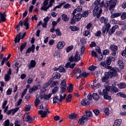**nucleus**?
Returning a JSON list of instances; mask_svg holds the SVG:
<instances>
[{
    "label": "nucleus",
    "instance_id": "21",
    "mask_svg": "<svg viewBox=\"0 0 126 126\" xmlns=\"http://www.w3.org/2000/svg\"><path fill=\"white\" fill-rule=\"evenodd\" d=\"M36 66V62L34 60H32L31 61L30 64H28L29 69H31L32 67H35Z\"/></svg>",
    "mask_w": 126,
    "mask_h": 126
},
{
    "label": "nucleus",
    "instance_id": "44",
    "mask_svg": "<svg viewBox=\"0 0 126 126\" xmlns=\"http://www.w3.org/2000/svg\"><path fill=\"white\" fill-rule=\"evenodd\" d=\"M70 29H71V30H72V31H78L79 28H78V27H76V26H71L70 27Z\"/></svg>",
    "mask_w": 126,
    "mask_h": 126
},
{
    "label": "nucleus",
    "instance_id": "32",
    "mask_svg": "<svg viewBox=\"0 0 126 126\" xmlns=\"http://www.w3.org/2000/svg\"><path fill=\"white\" fill-rule=\"evenodd\" d=\"M76 118H77V114L74 113H72L69 116V119H70V120H75Z\"/></svg>",
    "mask_w": 126,
    "mask_h": 126
},
{
    "label": "nucleus",
    "instance_id": "57",
    "mask_svg": "<svg viewBox=\"0 0 126 126\" xmlns=\"http://www.w3.org/2000/svg\"><path fill=\"white\" fill-rule=\"evenodd\" d=\"M104 113L106 116H109V115H110L109 108L107 107L104 109Z\"/></svg>",
    "mask_w": 126,
    "mask_h": 126
},
{
    "label": "nucleus",
    "instance_id": "46",
    "mask_svg": "<svg viewBox=\"0 0 126 126\" xmlns=\"http://www.w3.org/2000/svg\"><path fill=\"white\" fill-rule=\"evenodd\" d=\"M73 89V87H72V84H70L69 86L67 87V90L68 93H70V92H72V89Z\"/></svg>",
    "mask_w": 126,
    "mask_h": 126
},
{
    "label": "nucleus",
    "instance_id": "55",
    "mask_svg": "<svg viewBox=\"0 0 126 126\" xmlns=\"http://www.w3.org/2000/svg\"><path fill=\"white\" fill-rule=\"evenodd\" d=\"M81 75L83 76V77H87L89 75V73H87L86 72H83L82 73H81Z\"/></svg>",
    "mask_w": 126,
    "mask_h": 126
},
{
    "label": "nucleus",
    "instance_id": "7",
    "mask_svg": "<svg viewBox=\"0 0 126 126\" xmlns=\"http://www.w3.org/2000/svg\"><path fill=\"white\" fill-rule=\"evenodd\" d=\"M25 36H26V32H24L22 36L21 32H20L17 35L15 38L14 42L15 44H16V43H19L20 42V39H23V38H24Z\"/></svg>",
    "mask_w": 126,
    "mask_h": 126
},
{
    "label": "nucleus",
    "instance_id": "62",
    "mask_svg": "<svg viewBox=\"0 0 126 126\" xmlns=\"http://www.w3.org/2000/svg\"><path fill=\"white\" fill-rule=\"evenodd\" d=\"M18 110H19V108L17 107L15 109H12V115H14L15 114V113H16V112H17L18 111Z\"/></svg>",
    "mask_w": 126,
    "mask_h": 126
},
{
    "label": "nucleus",
    "instance_id": "5",
    "mask_svg": "<svg viewBox=\"0 0 126 126\" xmlns=\"http://www.w3.org/2000/svg\"><path fill=\"white\" fill-rule=\"evenodd\" d=\"M107 4L108 6H109L110 13H112L113 11H114L115 9V7H116V2H115V1L113 0H110L107 1Z\"/></svg>",
    "mask_w": 126,
    "mask_h": 126
},
{
    "label": "nucleus",
    "instance_id": "63",
    "mask_svg": "<svg viewBox=\"0 0 126 126\" xmlns=\"http://www.w3.org/2000/svg\"><path fill=\"white\" fill-rule=\"evenodd\" d=\"M109 54H110V51L108 49L104 50L103 52V54L105 56L109 55Z\"/></svg>",
    "mask_w": 126,
    "mask_h": 126
},
{
    "label": "nucleus",
    "instance_id": "54",
    "mask_svg": "<svg viewBox=\"0 0 126 126\" xmlns=\"http://www.w3.org/2000/svg\"><path fill=\"white\" fill-rule=\"evenodd\" d=\"M59 71L61 72H65V69L62 66L59 67Z\"/></svg>",
    "mask_w": 126,
    "mask_h": 126
},
{
    "label": "nucleus",
    "instance_id": "41",
    "mask_svg": "<svg viewBox=\"0 0 126 126\" xmlns=\"http://www.w3.org/2000/svg\"><path fill=\"white\" fill-rule=\"evenodd\" d=\"M52 83V80H49L43 86L44 88H47V87H49L50 85H51V84Z\"/></svg>",
    "mask_w": 126,
    "mask_h": 126
},
{
    "label": "nucleus",
    "instance_id": "4",
    "mask_svg": "<svg viewBox=\"0 0 126 126\" xmlns=\"http://www.w3.org/2000/svg\"><path fill=\"white\" fill-rule=\"evenodd\" d=\"M106 69H109L110 71L107 72L110 74V77H114V76H116L117 75V72L119 71V69L117 67H112L111 66H107L105 67Z\"/></svg>",
    "mask_w": 126,
    "mask_h": 126
},
{
    "label": "nucleus",
    "instance_id": "51",
    "mask_svg": "<svg viewBox=\"0 0 126 126\" xmlns=\"http://www.w3.org/2000/svg\"><path fill=\"white\" fill-rule=\"evenodd\" d=\"M100 65L102 67H106L107 66V62L103 61L100 63Z\"/></svg>",
    "mask_w": 126,
    "mask_h": 126
},
{
    "label": "nucleus",
    "instance_id": "15",
    "mask_svg": "<svg viewBox=\"0 0 126 126\" xmlns=\"http://www.w3.org/2000/svg\"><path fill=\"white\" fill-rule=\"evenodd\" d=\"M111 77L110 74L108 72H105L104 74V76L102 78V82H107L108 81V79Z\"/></svg>",
    "mask_w": 126,
    "mask_h": 126
},
{
    "label": "nucleus",
    "instance_id": "53",
    "mask_svg": "<svg viewBox=\"0 0 126 126\" xmlns=\"http://www.w3.org/2000/svg\"><path fill=\"white\" fill-rule=\"evenodd\" d=\"M67 97L66 102L68 103L69 102H71V97H72V95L71 94H69Z\"/></svg>",
    "mask_w": 126,
    "mask_h": 126
},
{
    "label": "nucleus",
    "instance_id": "12",
    "mask_svg": "<svg viewBox=\"0 0 126 126\" xmlns=\"http://www.w3.org/2000/svg\"><path fill=\"white\" fill-rule=\"evenodd\" d=\"M11 68H9L8 71L7 72V74H5L4 79L5 81H9L10 79V75H11Z\"/></svg>",
    "mask_w": 126,
    "mask_h": 126
},
{
    "label": "nucleus",
    "instance_id": "25",
    "mask_svg": "<svg viewBox=\"0 0 126 126\" xmlns=\"http://www.w3.org/2000/svg\"><path fill=\"white\" fill-rule=\"evenodd\" d=\"M52 77H54L55 79H60V78L61 77V76L59 73L54 72L52 75Z\"/></svg>",
    "mask_w": 126,
    "mask_h": 126
},
{
    "label": "nucleus",
    "instance_id": "59",
    "mask_svg": "<svg viewBox=\"0 0 126 126\" xmlns=\"http://www.w3.org/2000/svg\"><path fill=\"white\" fill-rule=\"evenodd\" d=\"M96 68H97V67L94 65H92L89 67V70H91V71L95 70Z\"/></svg>",
    "mask_w": 126,
    "mask_h": 126
},
{
    "label": "nucleus",
    "instance_id": "11",
    "mask_svg": "<svg viewBox=\"0 0 126 126\" xmlns=\"http://www.w3.org/2000/svg\"><path fill=\"white\" fill-rule=\"evenodd\" d=\"M88 120H89V118H88L87 116L86 115H83L82 116V118L80 119L78 123L79 125L83 126V125H84V122H86V121H88Z\"/></svg>",
    "mask_w": 126,
    "mask_h": 126
},
{
    "label": "nucleus",
    "instance_id": "17",
    "mask_svg": "<svg viewBox=\"0 0 126 126\" xmlns=\"http://www.w3.org/2000/svg\"><path fill=\"white\" fill-rule=\"evenodd\" d=\"M119 28V26L117 25H115L111 29H110V31L109 32V35H113L115 32H116V29Z\"/></svg>",
    "mask_w": 126,
    "mask_h": 126
},
{
    "label": "nucleus",
    "instance_id": "40",
    "mask_svg": "<svg viewBox=\"0 0 126 126\" xmlns=\"http://www.w3.org/2000/svg\"><path fill=\"white\" fill-rule=\"evenodd\" d=\"M86 116L90 118V117H93V114L91 111L87 110L86 111Z\"/></svg>",
    "mask_w": 126,
    "mask_h": 126
},
{
    "label": "nucleus",
    "instance_id": "45",
    "mask_svg": "<svg viewBox=\"0 0 126 126\" xmlns=\"http://www.w3.org/2000/svg\"><path fill=\"white\" fill-rule=\"evenodd\" d=\"M58 91H59V87L56 86L54 87V88L52 91V94H55V93H57V92H58Z\"/></svg>",
    "mask_w": 126,
    "mask_h": 126
},
{
    "label": "nucleus",
    "instance_id": "42",
    "mask_svg": "<svg viewBox=\"0 0 126 126\" xmlns=\"http://www.w3.org/2000/svg\"><path fill=\"white\" fill-rule=\"evenodd\" d=\"M126 85L125 83H120L119 85V88L120 89H124V88H126Z\"/></svg>",
    "mask_w": 126,
    "mask_h": 126
},
{
    "label": "nucleus",
    "instance_id": "38",
    "mask_svg": "<svg viewBox=\"0 0 126 126\" xmlns=\"http://www.w3.org/2000/svg\"><path fill=\"white\" fill-rule=\"evenodd\" d=\"M52 93H49L48 94H45L43 96L45 100H49L52 96Z\"/></svg>",
    "mask_w": 126,
    "mask_h": 126
},
{
    "label": "nucleus",
    "instance_id": "33",
    "mask_svg": "<svg viewBox=\"0 0 126 126\" xmlns=\"http://www.w3.org/2000/svg\"><path fill=\"white\" fill-rule=\"evenodd\" d=\"M62 19L63 21H68L69 20V18L67 17V15L66 14H63L62 15Z\"/></svg>",
    "mask_w": 126,
    "mask_h": 126
},
{
    "label": "nucleus",
    "instance_id": "64",
    "mask_svg": "<svg viewBox=\"0 0 126 126\" xmlns=\"http://www.w3.org/2000/svg\"><path fill=\"white\" fill-rule=\"evenodd\" d=\"M76 9H77V12H80V11H81L82 10V6H80V5L78 6L77 7V8H76Z\"/></svg>",
    "mask_w": 126,
    "mask_h": 126
},
{
    "label": "nucleus",
    "instance_id": "49",
    "mask_svg": "<svg viewBox=\"0 0 126 126\" xmlns=\"http://www.w3.org/2000/svg\"><path fill=\"white\" fill-rule=\"evenodd\" d=\"M83 35L84 36H89V37H90V32L89 31H86L83 32Z\"/></svg>",
    "mask_w": 126,
    "mask_h": 126
},
{
    "label": "nucleus",
    "instance_id": "9",
    "mask_svg": "<svg viewBox=\"0 0 126 126\" xmlns=\"http://www.w3.org/2000/svg\"><path fill=\"white\" fill-rule=\"evenodd\" d=\"M61 93H63L66 89V81L63 80L61 83Z\"/></svg>",
    "mask_w": 126,
    "mask_h": 126
},
{
    "label": "nucleus",
    "instance_id": "58",
    "mask_svg": "<svg viewBox=\"0 0 126 126\" xmlns=\"http://www.w3.org/2000/svg\"><path fill=\"white\" fill-rule=\"evenodd\" d=\"M91 56L92 57H94V58H97V57H98V55H97V53L94 51H91Z\"/></svg>",
    "mask_w": 126,
    "mask_h": 126
},
{
    "label": "nucleus",
    "instance_id": "50",
    "mask_svg": "<svg viewBox=\"0 0 126 126\" xmlns=\"http://www.w3.org/2000/svg\"><path fill=\"white\" fill-rule=\"evenodd\" d=\"M103 98L106 100H111L112 99V97L108 94L103 95Z\"/></svg>",
    "mask_w": 126,
    "mask_h": 126
},
{
    "label": "nucleus",
    "instance_id": "22",
    "mask_svg": "<svg viewBox=\"0 0 126 126\" xmlns=\"http://www.w3.org/2000/svg\"><path fill=\"white\" fill-rule=\"evenodd\" d=\"M118 64L121 69H124L125 68V63H124V62H123V60H119L118 61Z\"/></svg>",
    "mask_w": 126,
    "mask_h": 126
},
{
    "label": "nucleus",
    "instance_id": "23",
    "mask_svg": "<svg viewBox=\"0 0 126 126\" xmlns=\"http://www.w3.org/2000/svg\"><path fill=\"white\" fill-rule=\"evenodd\" d=\"M92 87L94 89H97V88H99V87H100V84L98 83H97V81L96 80H94V81Z\"/></svg>",
    "mask_w": 126,
    "mask_h": 126
},
{
    "label": "nucleus",
    "instance_id": "36",
    "mask_svg": "<svg viewBox=\"0 0 126 126\" xmlns=\"http://www.w3.org/2000/svg\"><path fill=\"white\" fill-rule=\"evenodd\" d=\"M26 119H27V122H28L29 123H31L32 121H33V120H34V118L32 119V117H31V116L30 115H29V114H27L26 115Z\"/></svg>",
    "mask_w": 126,
    "mask_h": 126
},
{
    "label": "nucleus",
    "instance_id": "31",
    "mask_svg": "<svg viewBox=\"0 0 126 126\" xmlns=\"http://www.w3.org/2000/svg\"><path fill=\"white\" fill-rule=\"evenodd\" d=\"M89 14V12H88V10H85L84 11L81 15L82 16V17L86 18L88 16Z\"/></svg>",
    "mask_w": 126,
    "mask_h": 126
},
{
    "label": "nucleus",
    "instance_id": "30",
    "mask_svg": "<svg viewBox=\"0 0 126 126\" xmlns=\"http://www.w3.org/2000/svg\"><path fill=\"white\" fill-rule=\"evenodd\" d=\"M122 124V119L116 120L115 121L114 126H120Z\"/></svg>",
    "mask_w": 126,
    "mask_h": 126
},
{
    "label": "nucleus",
    "instance_id": "19",
    "mask_svg": "<svg viewBox=\"0 0 126 126\" xmlns=\"http://www.w3.org/2000/svg\"><path fill=\"white\" fill-rule=\"evenodd\" d=\"M81 103L82 106H87L90 105V101L88 99L85 98L81 101Z\"/></svg>",
    "mask_w": 126,
    "mask_h": 126
},
{
    "label": "nucleus",
    "instance_id": "61",
    "mask_svg": "<svg viewBox=\"0 0 126 126\" xmlns=\"http://www.w3.org/2000/svg\"><path fill=\"white\" fill-rule=\"evenodd\" d=\"M93 112L94 115H95V116H98V115L100 114V111H99L98 109H97L94 110Z\"/></svg>",
    "mask_w": 126,
    "mask_h": 126
},
{
    "label": "nucleus",
    "instance_id": "26",
    "mask_svg": "<svg viewBox=\"0 0 126 126\" xmlns=\"http://www.w3.org/2000/svg\"><path fill=\"white\" fill-rule=\"evenodd\" d=\"M100 22H101V23H104V24H107V23H108V18L102 17L100 19Z\"/></svg>",
    "mask_w": 126,
    "mask_h": 126
},
{
    "label": "nucleus",
    "instance_id": "2",
    "mask_svg": "<svg viewBox=\"0 0 126 126\" xmlns=\"http://www.w3.org/2000/svg\"><path fill=\"white\" fill-rule=\"evenodd\" d=\"M45 0L42 3V6L41 7V10H43L44 11H47L50 7H52L54 3L55 2V0Z\"/></svg>",
    "mask_w": 126,
    "mask_h": 126
},
{
    "label": "nucleus",
    "instance_id": "3",
    "mask_svg": "<svg viewBox=\"0 0 126 126\" xmlns=\"http://www.w3.org/2000/svg\"><path fill=\"white\" fill-rule=\"evenodd\" d=\"M26 26V30L29 29V23H28V18H26L25 21L24 22L22 21H20L19 23L18 24V25L16 26V29H17V32H19L20 31V28L19 26Z\"/></svg>",
    "mask_w": 126,
    "mask_h": 126
},
{
    "label": "nucleus",
    "instance_id": "28",
    "mask_svg": "<svg viewBox=\"0 0 126 126\" xmlns=\"http://www.w3.org/2000/svg\"><path fill=\"white\" fill-rule=\"evenodd\" d=\"M4 126H13L14 125L13 123H10L9 120H6L3 123Z\"/></svg>",
    "mask_w": 126,
    "mask_h": 126
},
{
    "label": "nucleus",
    "instance_id": "35",
    "mask_svg": "<svg viewBox=\"0 0 126 126\" xmlns=\"http://www.w3.org/2000/svg\"><path fill=\"white\" fill-rule=\"evenodd\" d=\"M117 96H118L119 97H122V98H126V94H125V93L120 92L118 94H117Z\"/></svg>",
    "mask_w": 126,
    "mask_h": 126
},
{
    "label": "nucleus",
    "instance_id": "20",
    "mask_svg": "<svg viewBox=\"0 0 126 126\" xmlns=\"http://www.w3.org/2000/svg\"><path fill=\"white\" fill-rule=\"evenodd\" d=\"M65 46V42L63 41H60L58 42L57 45V48L58 49H63V47Z\"/></svg>",
    "mask_w": 126,
    "mask_h": 126
},
{
    "label": "nucleus",
    "instance_id": "6",
    "mask_svg": "<svg viewBox=\"0 0 126 126\" xmlns=\"http://www.w3.org/2000/svg\"><path fill=\"white\" fill-rule=\"evenodd\" d=\"M80 60V55H79L78 51L76 52L75 55L74 57H73L72 56H71L69 58V61L70 62H79Z\"/></svg>",
    "mask_w": 126,
    "mask_h": 126
},
{
    "label": "nucleus",
    "instance_id": "48",
    "mask_svg": "<svg viewBox=\"0 0 126 126\" xmlns=\"http://www.w3.org/2000/svg\"><path fill=\"white\" fill-rule=\"evenodd\" d=\"M73 49V46L72 45L69 46L66 48V51L67 53H69V52H70V51H71Z\"/></svg>",
    "mask_w": 126,
    "mask_h": 126
},
{
    "label": "nucleus",
    "instance_id": "34",
    "mask_svg": "<svg viewBox=\"0 0 126 126\" xmlns=\"http://www.w3.org/2000/svg\"><path fill=\"white\" fill-rule=\"evenodd\" d=\"M92 97L94 100H97L98 99H99V95L97 94L96 93H94L92 94Z\"/></svg>",
    "mask_w": 126,
    "mask_h": 126
},
{
    "label": "nucleus",
    "instance_id": "39",
    "mask_svg": "<svg viewBox=\"0 0 126 126\" xmlns=\"http://www.w3.org/2000/svg\"><path fill=\"white\" fill-rule=\"evenodd\" d=\"M121 17L122 20H125V19H126V12H123L121 13Z\"/></svg>",
    "mask_w": 126,
    "mask_h": 126
},
{
    "label": "nucleus",
    "instance_id": "47",
    "mask_svg": "<svg viewBox=\"0 0 126 126\" xmlns=\"http://www.w3.org/2000/svg\"><path fill=\"white\" fill-rule=\"evenodd\" d=\"M58 102H60V99L59 96H57L53 98V104H56Z\"/></svg>",
    "mask_w": 126,
    "mask_h": 126
},
{
    "label": "nucleus",
    "instance_id": "14",
    "mask_svg": "<svg viewBox=\"0 0 126 126\" xmlns=\"http://www.w3.org/2000/svg\"><path fill=\"white\" fill-rule=\"evenodd\" d=\"M116 60L115 58L113 57H108L106 59V64L107 65H110L112 63V62H115Z\"/></svg>",
    "mask_w": 126,
    "mask_h": 126
},
{
    "label": "nucleus",
    "instance_id": "1",
    "mask_svg": "<svg viewBox=\"0 0 126 126\" xmlns=\"http://www.w3.org/2000/svg\"><path fill=\"white\" fill-rule=\"evenodd\" d=\"M100 0H96L91 5V8L93 10V14L94 16H96L97 18H100V15L102 13V9L99 7Z\"/></svg>",
    "mask_w": 126,
    "mask_h": 126
},
{
    "label": "nucleus",
    "instance_id": "16",
    "mask_svg": "<svg viewBox=\"0 0 126 126\" xmlns=\"http://www.w3.org/2000/svg\"><path fill=\"white\" fill-rule=\"evenodd\" d=\"M35 51V45L34 44H32V45L31 48H29L27 51H26V54L27 55H28V56H29V54H30V53H31L32 52V53H34Z\"/></svg>",
    "mask_w": 126,
    "mask_h": 126
},
{
    "label": "nucleus",
    "instance_id": "18",
    "mask_svg": "<svg viewBox=\"0 0 126 126\" xmlns=\"http://www.w3.org/2000/svg\"><path fill=\"white\" fill-rule=\"evenodd\" d=\"M111 15L110 16V18H117V17H120L121 15H122V12H116V13H111Z\"/></svg>",
    "mask_w": 126,
    "mask_h": 126
},
{
    "label": "nucleus",
    "instance_id": "52",
    "mask_svg": "<svg viewBox=\"0 0 126 126\" xmlns=\"http://www.w3.org/2000/svg\"><path fill=\"white\" fill-rule=\"evenodd\" d=\"M98 59V61H102L103 60V58H104V56H103V54L102 53L98 54V56L96 57Z\"/></svg>",
    "mask_w": 126,
    "mask_h": 126
},
{
    "label": "nucleus",
    "instance_id": "29",
    "mask_svg": "<svg viewBox=\"0 0 126 126\" xmlns=\"http://www.w3.org/2000/svg\"><path fill=\"white\" fill-rule=\"evenodd\" d=\"M27 45V42H24L20 46V51L21 53H22L23 50L26 48V46Z\"/></svg>",
    "mask_w": 126,
    "mask_h": 126
},
{
    "label": "nucleus",
    "instance_id": "27",
    "mask_svg": "<svg viewBox=\"0 0 126 126\" xmlns=\"http://www.w3.org/2000/svg\"><path fill=\"white\" fill-rule=\"evenodd\" d=\"M74 17L75 18L76 21L78 22L81 19L82 16H81V14L78 13L74 16Z\"/></svg>",
    "mask_w": 126,
    "mask_h": 126
},
{
    "label": "nucleus",
    "instance_id": "60",
    "mask_svg": "<svg viewBox=\"0 0 126 126\" xmlns=\"http://www.w3.org/2000/svg\"><path fill=\"white\" fill-rule=\"evenodd\" d=\"M60 83L58 81H54L52 83V85L51 87H54V86H57V85H59Z\"/></svg>",
    "mask_w": 126,
    "mask_h": 126
},
{
    "label": "nucleus",
    "instance_id": "37",
    "mask_svg": "<svg viewBox=\"0 0 126 126\" xmlns=\"http://www.w3.org/2000/svg\"><path fill=\"white\" fill-rule=\"evenodd\" d=\"M59 97H60L59 102H61L63 100H64V99L66 97V94H64L63 96V95H62V94H60Z\"/></svg>",
    "mask_w": 126,
    "mask_h": 126
},
{
    "label": "nucleus",
    "instance_id": "13",
    "mask_svg": "<svg viewBox=\"0 0 126 126\" xmlns=\"http://www.w3.org/2000/svg\"><path fill=\"white\" fill-rule=\"evenodd\" d=\"M6 15H5V12H4L3 13L0 12V23L1 22H4L6 19L5 18Z\"/></svg>",
    "mask_w": 126,
    "mask_h": 126
},
{
    "label": "nucleus",
    "instance_id": "10",
    "mask_svg": "<svg viewBox=\"0 0 126 126\" xmlns=\"http://www.w3.org/2000/svg\"><path fill=\"white\" fill-rule=\"evenodd\" d=\"M38 113L42 118H46L47 114H50V111L46 109V111L39 110Z\"/></svg>",
    "mask_w": 126,
    "mask_h": 126
},
{
    "label": "nucleus",
    "instance_id": "24",
    "mask_svg": "<svg viewBox=\"0 0 126 126\" xmlns=\"http://www.w3.org/2000/svg\"><path fill=\"white\" fill-rule=\"evenodd\" d=\"M38 89H39L38 86H34L32 88L29 89V93H32V92H35Z\"/></svg>",
    "mask_w": 126,
    "mask_h": 126
},
{
    "label": "nucleus",
    "instance_id": "8",
    "mask_svg": "<svg viewBox=\"0 0 126 126\" xmlns=\"http://www.w3.org/2000/svg\"><path fill=\"white\" fill-rule=\"evenodd\" d=\"M110 49L112 51V55L113 57H116L117 55V51H118V46L111 45L110 46Z\"/></svg>",
    "mask_w": 126,
    "mask_h": 126
},
{
    "label": "nucleus",
    "instance_id": "56",
    "mask_svg": "<svg viewBox=\"0 0 126 126\" xmlns=\"http://www.w3.org/2000/svg\"><path fill=\"white\" fill-rule=\"evenodd\" d=\"M34 104L35 107H38V105H39V104H40V99H39L38 98H36L34 101Z\"/></svg>",
    "mask_w": 126,
    "mask_h": 126
},
{
    "label": "nucleus",
    "instance_id": "43",
    "mask_svg": "<svg viewBox=\"0 0 126 126\" xmlns=\"http://www.w3.org/2000/svg\"><path fill=\"white\" fill-rule=\"evenodd\" d=\"M104 25L107 30V32H109V30H110V28H111V24H110L109 23H106V24H104Z\"/></svg>",
    "mask_w": 126,
    "mask_h": 126
}]
</instances>
